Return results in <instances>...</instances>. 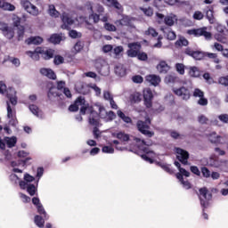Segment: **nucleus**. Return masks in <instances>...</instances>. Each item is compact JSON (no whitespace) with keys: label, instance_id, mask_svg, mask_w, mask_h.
Segmentation results:
<instances>
[{"label":"nucleus","instance_id":"1","mask_svg":"<svg viewBox=\"0 0 228 228\" xmlns=\"http://www.w3.org/2000/svg\"><path fill=\"white\" fill-rule=\"evenodd\" d=\"M80 108L81 115H85L86 113H90L89 116V124L91 126H94V127H98L99 126V114L94 111V109L85 102V98L78 97L75 103L70 105L69 110V111H77Z\"/></svg>","mask_w":228,"mask_h":228},{"label":"nucleus","instance_id":"2","mask_svg":"<svg viewBox=\"0 0 228 228\" xmlns=\"http://www.w3.org/2000/svg\"><path fill=\"white\" fill-rule=\"evenodd\" d=\"M134 142L139 151H142V152H144V154L141 155L144 161H147L148 163H154L153 159L156 158V153L149 149V145H152V143L151 142H145V141L140 138H135Z\"/></svg>","mask_w":228,"mask_h":228},{"label":"nucleus","instance_id":"3","mask_svg":"<svg viewBox=\"0 0 228 228\" xmlns=\"http://www.w3.org/2000/svg\"><path fill=\"white\" fill-rule=\"evenodd\" d=\"M61 20L63 24L61 25L62 29H69L70 26H79L85 22V17H79L78 19H72L70 15L67 13H62Z\"/></svg>","mask_w":228,"mask_h":228},{"label":"nucleus","instance_id":"4","mask_svg":"<svg viewBox=\"0 0 228 228\" xmlns=\"http://www.w3.org/2000/svg\"><path fill=\"white\" fill-rule=\"evenodd\" d=\"M0 94H6V96L9 99L10 103L12 106H16V104H17V91H15L14 88L9 87L7 89L6 84H4V82L1 81L0 82Z\"/></svg>","mask_w":228,"mask_h":228},{"label":"nucleus","instance_id":"5","mask_svg":"<svg viewBox=\"0 0 228 228\" xmlns=\"http://www.w3.org/2000/svg\"><path fill=\"white\" fill-rule=\"evenodd\" d=\"M175 166L179 170V173L176 174V179H178V181H180L181 184H183V187L185 190H190V188H191V184L190 183V182L184 181V178L183 177V175H184L185 177H190V172H188L186 169L181 167V163H179L178 161L175 162Z\"/></svg>","mask_w":228,"mask_h":228},{"label":"nucleus","instance_id":"6","mask_svg":"<svg viewBox=\"0 0 228 228\" xmlns=\"http://www.w3.org/2000/svg\"><path fill=\"white\" fill-rule=\"evenodd\" d=\"M159 24H166V26H174L177 22V16L174 13L167 14V16L162 13H156Z\"/></svg>","mask_w":228,"mask_h":228},{"label":"nucleus","instance_id":"7","mask_svg":"<svg viewBox=\"0 0 228 228\" xmlns=\"http://www.w3.org/2000/svg\"><path fill=\"white\" fill-rule=\"evenodd\" d=\"M200 205L206 208L209 207L211 202V199H213V195L206 187L200 189Z\"/></svg>","mask_w":228,"mask_h":228},{"label":"nucleus","instance_id":"8","mask_svg":"<svg viewBox=\"0 0 228 228\" xmlns=\"http://www.w3.org/2000/svg\"><path fill=\"white\" fill-rule=\"evenodd\" d=\"M151 124V119L149 118H145V121L139 120L137 122V127L142 134L148 136L149 138H152L154 136V132L149 131V125Z\"/></svg>","mask_w":228,"mask_h":228},{"label":"nucleus","instance_id":"9","mask_svg":"<svg viewBox=\"0 0 228 228\" xmlns=\"http://www.w3.org/2000/svg\"><path fill=\"white\" fill-rule=\"evenodd\" d=\"M20 4L22 8H24L25 12H27L30 15L37 17L40 14V11L38 10V8L36 7L35 4H31L29 0H21Z\"/></svg>","mask_w":228,"mask_h":228},{"label":"nucleus","instance_id":"10","mask_svg":"<svg viewBox=\"0 0 228 228\" xmlns=\"http://www.w3.org/2000/svg\"><path fill=\"white\" fill-rule=\"evenodd\" d=\"M188 35H192L193 37H204L206 40H211V32H208V28L203 27L197 29H190L187 31Z\"/></svg>","mask_w":228,"mask_h":228},{"label":"nucleus","instance_id":"11","mask_svg":"<svg viewBox=\"0 0 228 228\" xmlns=\"http://www.w3.org/2000/svg\"><path fill=\"white\" fill-rule=\"evenodd\" d=\"M6 145H7V147H9V149L15 147V145H17V137L16 136H11V137L5 136V137H4V139H1V137H0V149L4 151V149H6Z\"/></svg>","mask_w":228,"mask_h":228},{"label":"nucleus","instance_id":"12","mask_svg":"<svg viewBox=\"0 0 228 228\" xmlns=\"http://www.w3.org/2000/svg\"><path fill=\"white\" fill-rule=\"evenodd\" d=\"M127 47L126 54L129 58H136L142 50V45H140V43H129Z\"/></svg>","mask_w":228,"mask_h":228},{"label":"nucleus","instance_id":"13","mask_svg":"<svg viewBox=\"0 0 228 228\" xmlns=\"http://www.w3.org/2000/svg\"><path fill=\"white\" fill-rule=\"evenodd\" d=\"M21 177H22V174L13 173L10 175V181L11 183H12V184H19L21 190H26V188H28V183L20 180Z\"/></svg>","mask_w":228,"mask_h":228},{"label":"nucleus","instance_id":"14","mask_svg":"<svg viewBox=\"0 0 228 228\" xmlns=\"http://www.w3.org/2000/svg\"><path fill=\"white\" fill-rule=\"evenodd\" d=\"M144 105L146 108H152V99H154V94L150 88H146L142 92Z\"/></svg>","mask_w":228,"mask_h":228},{"label":"nucleus","instance_id":"15","mask_svg":"<svg viewBox=\"0 0 228 228\" xmlns=\"http://www.w3.org/2000/svg\"><path fill=\"white\" fill-rule=\"evenodd\" d=\"M176 158L181 161L183 165H188V158H190V153L188 151L181 149L175 148Z\"/></svg>","mask_w":228,"mask_h":228},{"label":"nucleus","instance_id":"16","mask_svg":"<svg viewBox=\"0 0 228 228\" xmlns=\"http://www.w3.org/2000/svg\"><path fill=\"white\" fill-rule=\"evenodd\" d=\"M133 20H134L133 18H130L129 16H123L121 20H118L115 21L116 27L118 29H122L125 26H130L133 28Z\"/></svg>","mask_w":228,"mask_h":228},{"label":"nucleus","instance_id":"17","mask_svg":"<svg viewBox=\"0 0 228 228\" xmlns=\"http://www.w3.org/2000/svg\"><path fill=\"white\" fill-rule=\"evenodd\" d=\"M27 159L26 160H12L11 162V167H12V172L14 174H22V169H20V167H26V163L28 162Z\"/></svg>","mask_w":228,"mask_h":228},{"label":"nucleus","instance_id":"18","mask_svg":"<svg viewBox=\"0 0 228 228\" xmlns=\"http://www.w3.org/2000/svg\"><path fill=\"white\" fill-rule=\"evenodd\" d=\"M12 22L14 28H17L18 29V40H20L22 37H24V27L20 26V18L17 15H14L12 17Z\"/></svg>","mask_w":228,"mask_h":228},{"label":"nucleus","instance_id":"19","mask_svg":"<svg viewBox=\"0 0 228 228\" xmlns=\"http://www.w3.org/2000/svg\"><path fill=\"white\" fill-rule=\"evenodd\" d=\"M173 92L175 94V95H178V97H182L183 101H188V99H190V91L184 86L180 88H174Z\"/></svg>","mask_w":228,"mask_h":228},{"label":"nucleus","instance_id":"20","mask_svg":"<svg viewBox=\"0 0 228 228\" xmlns=\"http://www.w3.org/2000/svg\"><path fill=\"white\" fill-rule=\"evenodd\" d=\"M86 8L87 10H90L91 13H103L104 12V7L99 4H92L90 2H87L86 4Z\"/></svg>","mask_w":228,"mask_h":228},{"label":"nucleus","instance_id":"21","mask_svg":"<svg viewBox=\"0 0 228 228\" xmlns=\"http://www.w3.org/2000/svg\"><path fill=\"white\" fill-rule=\"evenodd\" d=\"M145 81L151 85V86H158L161 83V77L154 74L147 75Z\"/></svg>","mask_w":228,"mask_h":228},{"label":"nucleus","instance_id":"22","mask_svg":"<svg viewBox=\"0 0 228 228\" xmlns=\"http://www.w3.org/2000/svg\"><path fill=\"white\" fill-rule=\"evenodd\" d=\"M62 88H65V82L61 81L57 84V89L56 88H51L48 92V97L51 99V97H58L60 94H58V90H61Z\"/></svg>","mask_w":228,"mask_h":228},{"label":"nucleus","instance_id":"23","mask_svg":"<svg viewBox=\"0 0 228 228\" xmlns=\"http://www.w3.org/2000/svg\"><path fill=\"white\" fill-rule=\"evenodd\" d=\"M75 89L78 94H83L85 95L90 92V86L84 84L83 82H77L75 86Z\"/></svg>","mask_w":228,"mask_h":228},{"label":"nucleus","instance_id":"24","mask_svg":"<svg viewBox=\"0 0 228 228\" xmlns=\"http://www.w3.org/2000/svg\"><path fill=\"white\" fill-rule=\"evenodd\" d=\"M42 53H44V48L37 47L34 52L28 51L26 53V54L37 61L40 60V54H42Z\"/></svg>","mask_w":228,"mask_h":228},{"label":"nucleus","instance_id":"25","mask_svg":"<svg viewBox=\"0 0 228 228\" xmlns=\"http://www.w3.org/2000/svg\"><path fill=\"white\" fill-rule=\"evenodd\" d=\"M28 110L31 111L32 115H35L37 118H44V112L38 106L35 104H30Z\"/></svg>","mask_w":228,"mask_h":228},{"label":"nucleus","instance_id":"26","mask_svg":"<svg viewBox=\"0 0 228 228\" xmlns=\"http://www.w3.org/2000/svg\"><path fill=\"white\" fill-rule=\"evenodd\" d=\"M32 204H34V206H37V212L40 215H45V218H47V214L45 213V209H44V206H42V203H40V199L37 197L33 198Z\"/></svg>","mask_w":228,"mask_h":228},{"label":"nucleus","instance_id":"27","mask_svg":"<svg viewBox=\"0 0 228 228\" xmlns=\"http://www.w3.org/2000/svg\"><path fill=\"white\" fill-rule=\"evenodd\" d=\"M40 74H42V76H45L48 79H56V74L51 69L42 68L40 69Z\"/></svg>","mask_w":228,"mask_h":228},{"label":"nucleus","instance_id":"28","mask_svg":"<svg viewBox=\"0 0 228 228\" xmlns=\"http://www.w3.org/2000/svg\"><path fill=\"white\" fill-rule=\"evenodd\" d=\"M157 70L159 72V74H167L168 70H170V66L167 64V61H161L158 65H157Z\"/></svg>","mask_w":228,"mask_h":228},{"label":"nucleus","instance_id":"29","mask_svg":"<svg viewBox=\"0 0 228 228\" xmlns=\"http://www.w3.org/2000/svg\"><path fill=\"white\" fill-rule=\"evenodd\" d=\"M188 74L191 77H200V69L195 66H191L188 68Z\"/></svg>","mask_w":228,"mask_h":228},{"label":"nucleus","instance_id":"30","mask_svg":"<svg viewBox=\"0 0 228 228\" xmlns=\"http://www.w3.org/2000/svg\"><path fill=\"white\" fill-rule=\"evenodd\" d=\"M41 56H42V58H44V60H51V58H53L54 56V50L43 49Z\"/></svg>","mask_w":228,"mask_h":228},{"label":"nucleus","instance_id":"31","mask_svg":"<svg viewBox=\"0 0 228 228\" xmlns=\"http://www.w3.org/2000/svg\"><path fill=\"white\" fill-rule=\"evenodd\" d=\"M42 42H44V39L41 37H32L26 40V44H28V45L31 44L34 45H39Z\"/></svg>","mask_w":228,"mask_h":228},{"label":"nucleus","instance_id":"32","mask_svg":"<svg viewBox=\"0 0 228 228\" xmlns=\"http://www.w3.org/2000/svg\"><path fill=\"white\" fill-rule=\"evenodd\" d=\"M163 33L165 37L167 38V40H175V37H176L175 32H174L172 28H165L163 29Z\"/></svg>","mask_w":228,"mask_h":228},{"label":"nucleus","instance_id":"33","mask_svg":"<svg viewBox=\"0 0 228 228\" xmlns=\"http://www.w3.org/2000/svg\"><path fill=\"white\" fill-rule=\"evenodd\" d=\"M115 74L119 77H124L126 76V68L122 64H118L115 67Z\"/></svg>","mask_w":228,"mask_h":228},{"label":"nucleus","instance_id":"34","mask_svg":"<svg viewBox=\"0 0 228 228\" xmlns=\"http://www.w3.org/2000/svg\"><path fill=\"white\" fill-rule=\"evenodd\" d=\"M107 6L116 8V10H122V5L118 0H106Z\"/></svg>","mask_w":228,"mask_h":228},{"label":"nucleus","instance_id":"35","mask_svg":"<svg viewBox=\"0 0 228 228\" xmlns=\"http://www.w3.org/2000/svg\"><path fill=\"white\" fill-rule=\"evenodd\" d=\"M113 136L121 140V142H129V134L119 132L118 134H112Z\"/></svg>","mask_w":228,"mask_h":228},{"label":"nucleus","instance_id":"36","mask_svg":"<svg viewBox=\"0 0 228 228\" xmlns=\"http://www.w3.org/2000/svg\"><path fill=\"white\" fill-rule=\"evenodd\" d=\"M4 37L5 38H8L9 40H12L13 37H15V32L13 31V28L8 27L4 32H3Z\"/></svg>","mask_w":228,"mask_h":228},{"label":"nucleus","instance_id":"37","mask_svg":"<svg viewBox=\"0 0 228 228\" xmlns=\"http://www.w3.org/2000/svg\"><path fill=\"white\" fill-rule=\"evenodd\" d=\"M142 102V94L140 93H134L130 95V102L136 103Z\"/></svg>","mask_w":228,"mask_h":228},{"label":"nucleus","instance_id":"38","mask_svg":"<svg viewBox=\"0 0 228 228\" xmlns=\"http://www.w3.org/2000/svg\"><path fill=\"white\" fill-rule=\"evenodd\" d=\"M207 19L210 24H215V16L213 15V7H209V9L206 12Z\"/></svg>","mask_w":228,"mask_h":228},{"label":"nucleus","instance_id":"39","mask_svg":"<svg viewBox=\"0 0 228 228\" xmlns=\"http://www.w3.org/2000/svg\"><path fill=\"white\" fill-rule=\"evenodd\" d=\"M61 40H63V37L57 34L52 35L49 38V42H51L52 44H60Z\"/></svg>","mask_w":228,"mask_h":228},{"label":"nucleus","instance_id":"40","mask_svg":"<svg viewBox=\"0 0 228 228\" xmlns=\"http://www.w3.org/2000/svg\"><path fill=\"white\" fill-rule=\"evenodd\" d=\"M2 10H4L5 12H15V5L4 1Z\"/></svg>","mask_w":228,"mask_h":228},{"label":"nucleus","instance_id":"41","mask_svg":"<svg viewBox=\"0 0 228 228\" xmlns=\"http://www.w3.org/2000/svg\"><path fill=\"white\" fill-rule=\"evenodd\" d=\"M48 12L49 15H51V17H54L55 19L57 17H60V12L56 10V7H54V5H49V9H48Z\"/></svg>","mask_w":228,"mask_h":228},{"label":"nucleus","instance_id":"42","mask_svg":"<svg viewBox=\"0 0 228 228\" xmlns=\"http://www.w3.org/2000/svg\"><path fill=\"white\" fill-rule=\"evenodd\" d=\"M117 115L118 117H119L120 119L125 121L126 124H131V118L126 116V114H124V112H122L121 110H118Z\"/></svg>","mask_w":228,"mask_h":228},{"label":"nucleus","instance_id":"43","mask_svg":"<svg viewBox=\"0 0 228 228\" xmlns=\"http://www.w3.org/2000/svg\"><path fill=\"white\" fill-rule=\"evenodd\" d=\"M146 37H152L153 38L158 37V31L152 27H150L145 32Z\"/></svg>","mask_w":228,"mask_h":228},{"label":"nucleus","instance_id":"44","mask_svg":"<svg viewBox=\"0 0 228 228\" xmlns=\"http://www.w3.org/2000/svg\"><path fill=\"white\" fill-rule=\"evenodd\" d=\"M157 165L160 167V168H163L165 172H167V174H174V171L172 170V168H170L169 165H167L163 162H157Z\"/></svg>","mask_w":228,"mask_h":228},{"label":"nucleus","instance_id":"45","mask_svg":"<svg viewBox=\"0 0 228 228\" xmlns=\"http://www.w3.org/2000/svg\"><path fill=\"white\" fill-rule=\"evenodd\" d=\"M208 139L212 143H218L220 142V135L216 134V133L213 132L208 135Z\"/></svg>","mask_w":228,"mask_h":228},{"label":"nucleus","instance_id":"46","mask_svg":"<svg viewBox=\"0 0 228 228\" xmlns=\"http://www.w3.org/2000/svg\"><path fill=\"white\" fill-rule=\"evenodd\" d=\"M34 222L36 225H37V227H40V228H44V224H45V222L40 216H36L34 218Z\"/></svg>","mask_w":228,"mask_h":228},{"label":"nucleus","instance_id":"47","mask_svg":"<svg viewBox=\"0 0 228 228\" xmlns=\"http://www.w3.org/2000/svg\"><path fill=\"white\" fill-rule=\"evenodd\" d=\"M26 190L32 197L37 193V187L34 184L27 183Z\"/></svg>","mask_w":228,"mask_h":228},{"label":"nucleus","instance_id":"48","mask_svg":"<svg viewBox=\"0 0 228 228\" xmlns=\"http://www.w3.org/2000/svg\"><path fill=\"white\" fill-rule=\"evenodd\" d=\"M175 45L177 47H183L188 45V40L184 37H180L176 42Z\"/></svg>","mask_w":228,"mask_h":228},{"label":"nucleus","instance_id":"49","mask_svg":"<svg viewBox=\"0 0 228 228\" xmlns=\"http://www.w3.org/2000/svg\"><path fill=\"white\" fill-rule=\"evenodd\" d=\"M99 113H100V118H103V120H106L108 116V111H106V109L102 106L98 107Z\"/></svg>","mask_w":228,"mask_h":228},{"label":"nucleus","instance_id":"50","mask_svg":"<svg viewBox=\"0 0 228 228\" xmlns=\"http://www.w3.org/2000/svg\"><path fill=\"white\" fill-rule=\"evenodd\" d=\"M7 117L8 118H15V110L10 106V102H7Z\"/></svg>","mask_w":228,"mask_h":228},{"label":"nucleus","instance_id":"51","mask_svg":"<svg viewBox=\"0 0 228 228\" xmlns=\"http://www.w3.org/2000/svg\"><path fill=\"white\" fill-rule=\"evenodd\" d=\"M222 159H214L211 163V166L214 167V168H219V170H222V164H223Z\"/></svg>","mask_w":228,"mask_h":228},{"label":"nucleus","instance_id":"52","mask_svg":"<svg viewBox=\"0 0 228 228\" xmlns=\"http://www.w3.org/2000/svg\"><path fill=\"white\" fill-rule=\"evenodd\" d=\"M205 55L208 56V58L214 60L215 63H220V59L217 58L218 55L216 53H206Z\"/></svg>","mask_w":228,"mask_h":228},{"label":"nucleus","instance_id":"53","mask_svg":"<svg viewBox=\"0 0 228 228\" xmlns=\"http://www.w3.org/2000/svg\"><path fill=\"white\" fill-rule=\"evenodd\" d=\"M65 59L61 55H55L53 59V62L55 65H61V63H64Z\"/></svg>","mask_w":228,"mask_h":228},{"label":"nucleus","instance_id":"54","mask_svg":"<svg viewBox=\"0 0 228 228\" xmlns=\"http://www.w3.org/2000/svg\"><path fill=\"white\" fill-rule=\"evenodd\" d=\"M102 151L105 154H113L115 152V149L113 146H103Z\"/></svg>","mask_w":228,"mask_h":228},{"label":"nucleus","instance_id":"55","mask_svg":"<svg viewBox=\"0 0 228 228\" xmlns=\"http://www.w3.org/2000/svg\"><path fill=\"white\" fill-rule=\"evenodd\" d=\"M104 28L107 31H117V29H118V28H117V26H115L111 23H109V22H106L104 24Z\"/></svg>","mask_w":228,"mask_h":228},{"label":"nucleus","instance_id":"56","mask_svg":"<svg viewBox=\"0 0 228 228\" xmlns=\"http://www.w3.org/2000/svg\"><path fill=\"white\" fill-rule=\"evenodd\" d=\"M9 61H10V63H12V65H14L16 68H17V67H20V60H19V58L10 57V58H9Z\"/></svg>","mask_w":228,"mask_h":228},{"label":"nucleus","instance_id":"57","mask_svg":"<svg viewBox=\"0 0 228 228\" xmlns=\"http://www.w3.org/2000/svg\"><path fill=\"white\" fill-rule=\"evenodd\" d=\"M215 38H216V40H217V42H221V44H227V37H225L220 34H216Z\"/></svg>","mask_w":228,"mask_h":228},{"label":"nucleus","instance_id":"58","mask_svg":"<svg viewBox=\"0 0 228 228\" xmlns=\"http://www.w3.org/2000/svg\"><path fill=\"white\" fill-rule=\"evenodd\" d=\"M193 19H195V20H202L204 19V13L200 11H196L193 14Z\"/></svg>","mask_w":228,"mask_h":228},{"label":"nucleus","instance_id":"59","mask_svg":"<svg viewBox=\"0 0 228 228\" xmlns=\"http://www.w3.org/2000/svg\"><path fill=\"white\" fill-rule=\"evenodd\" d=\"M136 57L138 58V60H140L141 61H146V60L149 58L147 56V54L144 52H139L136 55Z\"/></svg>","mask_w":228,"mask_h":228},{"label":"nucleus","instance_id":"60","mask_svg":"<svg viewBox=\"0 0 228 228\" xmlns=\"http://www.w3.org/2000/svg\"><path fill=\"white\" fill-rule=\"evenodd\" d=\"M201 174H202L203 177H206L207 179L211 177V171H209V169H208V167H202Z\"/></svg>","mask_w":228,"mask_h":228},{"label":"nucleus","instance_id":"61","mask_svg":"<svg viewBox=\"0 0 228 228\" xmlns=\"http://www.w3.org/2000/svg\"><path fill=\"white\" fill-rule=\"evenodd\" d=\"M191 57L194 58V60H202L204 53H202V52H194Z\"/></svg>","mask_w":228,"mask_h":228},{"label":"nucleus","instance_id":"62","mask_svg":"<svg viewBox=\"0 0 228 228\" xmlns=\"http://www.w3.org/2000/svg\"><path fill=\"white\" fill-rule=\"evenodd\" d=\"M217 118L223 124H228V114H221Z\"/></svg>","mask_w":228,"mask_h":228},{"label":"nucleus","instance_id":"63","mask_svg":"<svg viewBox=\"0 0 228 228\" xmlns=\"http://www.w3.org/2000/svg\"><path fill=\"white\" fill-rule=\"evenodd\" d=\"M175 67L179 74H181L182 76L184 75V66L183 64L177 63Z\"/></svg>","mask_w":228,"mask_h":228},{"label":"nucleus","instance_id":"64","mask_svg":"<svg viewBox=\"0 0 228 228\" xmlns=\"http://www.w3.org/2000/svg\"><path fill=\"white\" fill-rule=\"evenodd\" d=\"M219 84L223 85L224 86H228V76L221 77L219 78Z\"/></svg>","mask_w":228,"mask_h":228}]
</instances>
